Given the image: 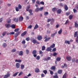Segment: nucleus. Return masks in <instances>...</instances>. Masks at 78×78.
I'll use <instances>...</instances> for the list:
<instances>
[{
    "mask_svg": "<svg viewBox=\"0 0 78 78\" xmlns=\"http://www.w3.org/2000/svg\"><path fill=\"white\" fill-rule=\"evenodd\" d=\"M54 20H55L53 18L49 19V22H51V25H53V24Z\"/></svg>",
    "mask_w": 78,
    "mask_h": 78,
    "instance_id": "obj_1",
    "label": "nucleus"
},
{
    "mask_svg": "<svg viewBox=\"0 0 78 78\" xmlns=\"http://www.w3.org/2000/svg\"><path fill=\"white\" fill-rule=\"evenodd\" d=\"M48 37V36L47 35H45L44 37V39H46L44 40V42H47L49 40V37Z\"/></svg>",
    "mask_w": 78,
    "mask_h": 78,
    "instance_id": "obj_2",
    "label": "nucleus"
},
{
    "mask_svg": "<svg viewBox=\"0 0 78 78\" xmlns=\"http://www.w3.org/2000/svg\"><path fill=\"white\" fill-rule=\"evenodd\" d=\"M8 77H10V74L7 73L6 75H5L3 78H7Z\"/></svg>",
    "mask_w": 78,
    "mask_h": 78,
    "instance_id": "obj_3",
    "label": "nucleus"
},
{
    "mask_svg": "<svg viewBox=\"0 0 78 78\" xmlns=\"http://www.w3.org/2000/svg\"><path fill=\"white\" fill-rule=\"evenodd\" d=\"M32 42L34 44H40L39 42L37 41H36V40L35 39L33 40Z\"/></svg>",
    "mask_w": 78,
    "mask_h": 78,
    "instance_id": "obj_4",
    "label": "nucleus"
},
{
    "mask_svg": "<svg viewBox=\"0 0 78 78\" xmlns=\"http://www.w3.org/2000/svg\"><path fill=\"white\" fill-rule=\"evenodd\" d=\"M37 39L38 41H41L42 39V36L41 35H38L37 37Z\"/></svg>",
    "mask_w": 78,
    "mask_h": 78,
    "instance_id": "obj_5",
    "label": "nucleus"
},
{
    "mask_svg": "<svg viewBox=\"0 0 78 78\" xmlns=\"http://www.w3.org/2000/svg\"><path fill=\"white\" fill-rule=\"evenodd\" d=\"M19 21L20 22H22L23 21V16H21L19 17Z\"/></svg>",
    "mask_w": 78,
    "mask_h": 78,
    "instance_id": "obj_6",
    "label": "nucleus"
},
{
    "mask_svg": "<svg viewBox=\"0 0 78 78\" xmlns=\"http://www.w3.org/2000/svg\"><path fill=\"white\" fill-rule=\"evenodd\" d=\"M75 27L76 28H78V23H77V21L74 23Z\"/></svg>",
    "mask_w": 78,
    "mask_h": 78,
    "instance_id": "obj_7",
    "label": "nucleus"
},
{
    "mask_svg": "<svg viewBox=\"0 0 78 78\" xmlns=\"http://www.w3.org/2000/svg\"><path fill=\"white\" fill-rule=\"evenodd\" d=\"M20 34V32H17L15 35L14 37H17Z\"/></svg>",
    "mask_w": 78,
    "mask_h": 78,
    "instance_id": "obj_8",
    "label": "nucleus"
},
{
    "mask_svg": "<svg viewBox=\"0 0 78 78\" xmlns=\"http://www.w3.org/2000/svg\"><path fill=\"white\" fill-rule=\"evenodd\" d=\"M29 13H30V16H32L33 14V10L31 9H30L29 11Z\"/></svg>",
    "mask_w": 78,
    "mask_h": 78,
    "instance_id": "obj_9",
    "label": "nucleus"
},
{
    "mask_svg": "<svg viewBox=\"0 0 78 78\" xmlns=\"http://www.w3.org/2000/svg\"><path fill=\"white\" fill-rule=\"evenodd\" d=\"M13 21L15 22H18V18H14L12 19Z\"/></svg>",
    "mask_w": 78,
    "mask_h": 78,
    "instance_id": "obj_10",
    "label": "nucleus"
},
{
    "mask_svg": "<svg viewBox=\"0 0 78 78\" xmlns=\"http://www.w3.org/2000/svg\"><path fill=\"white\" fill-rule=\"evenodd\" d=\"M26 34H27V31H25L21 34V36L22 37H23Z\"/></svg>",
    "mask_w": 78,
    "mask_h": 78,
    "instance_id": "obj_11",
    "label": "nucleus"
},
{
    "mask_svg": "<svg viewBox=\"0 0 78 78\" xmlns=\"http://www.w3.org/2000/svg\"><path fill=\"white\" fill-rule=\"evenodd\" d=\"M66 59L69 61H70L72 59V58L71 57H66Z\"/></svg>",
    "mask_w": 78,
    "mask_h": 78,
    "instance_id": "obj_12",
    "label": "nucleus"
},
{
    "mask_svg": "<svg viewBox=\"0 0 78 78\" xmlns=\"http://www.w3.org/2000/svg\"><path fill=\"white\" fill-rule=\"evenodd\" d=\"M35 72L36 73H38L39 72V69L38 68H36L35 69Z\"/></svg>",
    "mask_w": 78,
    "mask_h": 78,
    "instance_id": "obj_13",
    "label": "nucleus"
},
{
    "mask_svg": "<svg viewBox=\"0 0 78 78\" xmlns=\"http://www.w3.org/2000/svg\"><path fill=\"white\" fill-rule=\"evenodd\" d=\"M64 9L65 10H66V11H67V10H68L69 8H68V7L67 6V5H65Z\"/></svg>",
    "mask_w": 78,
    "mask_h": 78,
    "instance_id": "obj_14",
    "label": "nucleus"
},
{
    "mask_svg": "<svg viewBox=\"0 0 78 78\" xmlns=\"http://www.w3.org/2000/svg\"><path fill=\"white\" fill-rule=\"evenodd\" d=\"M20 68L21 70L25 68V66L23 64H21L20 65Z\"/></svg>",
    "mask_w": 78,
    "mask_h": 78,
    "instance_id": "obj_15",
    "label": "nucleus"
},
{
    "mask_svg": "<svg viewBox=\"0 0 78 78\" xmlns=\"http://www.w3.org/2000/svg\"><path fill=\"white\" fill-rule=\"evenodd\" d=\"M15 34V33L14 32H12L9 33H7V35H8V34H10V35H12L13 34Z\"/></svg>",
    "mask_w": 78,
    "mask_h": 78,
    "instance_id": "obj_16",
    "label": "nucleus"
},
{
    "mask_svg": "<svg viewBox=\"0 0 78 78\" xmlns=\"http://www.w3.org/2000/svg\"><path fill=\"white\" fill-rule=\"evenodd\" d=\"M16 68H17V69H19L20 67V64L19 63H16Z\"/></svg>",
    "mask_w": 78,
    "mask_h": 78,
    "instance_id": "obj_17",
    "label": "nucleus"
},
{
    "mask_svg": "<svg viewBox=\"0 0 78 78\" xmlns=\"http://www.w3.org/2000/svg\"><path fill=\"white\" fill-rule=\"evenodd\" d=\"M77 35H78V32L76 31L75 32L74 34V37H76L77 36Z\"/></svg>",
    "mask_w": 78,
    "mask_h": 78,
    "instance_id": "obj_18",
    "label": "nucleus"
},
{
    "mask_svg": "<svg viewBox=\"0 0 78 78\" xmlns=\"http://www.w3.org/2000/svg\"><path fill=\"white\" fill-rule=\"evenodd\" d=\"M52 11L53 12H56L57 11V9L55 7L53 8L52 9Z\"/></svg>",
    "mask_w": 78,
    "mask_h": 78,
    "instance_id": "obj_19",
    "label": "nucleus"
},
{
    "mask_svg": "<svg viewBox=\"0 0 78 78\" xmlns=\"http://www.w3.org/2000/svg\"><path fill=\"white\" fill-rule=\"evenodd\" d=\"M11 25L9 24H5V26L6 27V28H9L10 27V26Z\"/></svg>",
    "mask_w": 78,
    "mask_h": 78,
    "instance_id": "obj_20",
    "label": "nucleus"
},
{
    "mask_svg": "<svg viewBox=\"0 0 78 78\" xmlns=\"http://www.w3.org/2000/svg\"><path fill=\"white\" fill-rule=\"evenodd\" d=\"M64 67H67V65L64 64L63 65H62V68H64Z\"/></svg>",
    "mask_w": 78,
    "mask_h": 78,
    "instance_id": "obj_21",
    "label": "nucleus"
},
{
    "mask_svg": "<svg viewBox=\"0 0 78 78\" xmlns=\"http://www.w3.org/2000/svg\"><path fill=\"white\" fill-rule=\"evenodd\" d=\"M19 55L20 56H22V55H23V51H20L19 53Z\"/></svg>",
    "mask_w": 78,
    "mask_h": 78,
    "instance_id": "obj_22",
    "label": "nucleus"
},
{
    "mask_svg": "<svg viewBox=\"0 0 78 78\" xmlns=\"http://www.w3.org/2000/svg\"><path fill=\"white\" fill-rule=\"evenodd\" d=\"M58 72V74H61L62 73V70H59Z\"/></svg>",
    "mask_w": 78,
    "mask_h": 78,
    "instance_id": "obj_23",
    "label": "nucleus"
},
{
    "mask_svg": "<svg viewBox=\"0 0 78 78\" xmlns=\"http://www.w3.org/2000/svg\"><path fill=\"white\" fill-rule=\"evenodd\" d=\"M58 33L59 34H61L62 33V29H60V30H59Z\"/></svg>",
    "mask_w": 78,
    "mask_h": 78,
    "instance_id": "obj_24",
    "label": "nucleus"
},
{
    "mask_svg": "<svg viewBox=\"0 0 78 78\" xmlns=\"http://www.w3.org/2000/svg\"><path fill=\"white\" fill-rule=\"evenodd\" d=\"M61 9H59L57 11V12L58 14H61Z\"/></svg>",
    "mask_w": 78,
    "mask_h": 78,
    "instance_id": "obj_25",
    "label": "nucleus"
},
{
    "mask_svg": "<svg viewBox=\"0 0 78 78\" xmlns=\"http://www.w3.org/2000/svg\"><path fill=\"white\" fill-rule=\"evenodd\" d=\"M37 53V51H36V50H34L32 51V54H36Z\"/></svg>",
    "mask_w": 78,
    "mask_h": 78,
    "instance_id": "obj_26",
    "label": "nucleus"
},
{
    "mask_svg": "<svg viewBox=\"0 0 78 78\" xmlns=\"http://www.w3.org/2000/svg\"><path fill=\"white\" fill-rule=\"evenodd\" d=\"M65 44H70V41H68L66 40L65 41Z\"/></svg>",
    "mask_w": 78,
    "mask_h": 78,
    "instance_id": "obj_27",
    "label": "nucleus"
},
{
    "mask_svg": "<svg viewBox=\"0 0 78 78\" xmlns=\"http://www.w3.org/2000/svg\"><path fill=\"white\" fill-rule=\"evenodd\" d=\"M55 47V44H53L52 45H51L50 46V47L51 48H54Z\"/></svg>",
    "mask_w": 78,
    "mask_h": 78,
    "instance_id": "obj_28",
    "label": "nucleus"
},
{
    "mask_svg": "<svg viewBox=\"0 0 78 78\" xmlns=\"http://www.w3.org/2000/svg\"><path fill=\"white\" fill-rule=\"evenodd\" d=\"M37 28H39V26L37 25V24H36L35 26L34 29H36Z\"/></svg>",
    "mask_w": 78,
    "mask_h": 78,
    "instance_id": "obj_29",
    "label": "nucleus"
},
{
    "mask_svg": "<svg viewBox=\"0 0 78 78\" xmlns=\"http://www.w3.org/2000/svg\"><path fill=\"white\" fill-rule=\"evenodd\" d=\"M41 50H42V51H44V50H45V46H42Z\"/></svg>",
    "mask_w": 78,
    "mask_h": 78,
    "instance_id": "obj_30",
    "label": "nucleus"
},
{
    "mask_svg": "<svg viewBox=\"0 0 78 78\" xmlns=\"http://www.w3.org/2000/svg\"><path fill=\"white\" fill-rule=\"evenodd\" d=\"M57 61H61V58L60 57H57L56 59Z\"/></svg>",
    "mask_w": 78,
    "mask_h": 78,
    "instance_id": "obj_31",
    "label": "nucleus"
},
{
    "mask_svg": "<svg viewBox=\"0 0 78 78\" xmlns=\"http://www.w3.org/2000/svg\"><path fill=\"white\" fill-rule=\"evenodd\" d=\"M11 27L12 28H16V26L14 24H12L11 26Z\"/></svg>",
    "mask_w": 78,
    "mask_h": 78,
    "instance_id": "obj_32",
    "label": "nucleus"
},
{
    "mask_svg": "<svg viewBox=\"0 0 78 78\" xmlns=\"http://www.w3.org/2000/svg\"><path fill=\"white\" fill-rule=\"evenodd\" d=\"M21 61L22 60H17V59H16L15 60V62H21Z\"/></svg>",
    "mask_w": 78,
    "mask_h": 78,
    "instance_id": "obj_33",
    "label": "nucleus"
},
{
    "mask_svg": "<svg viewBox=\"0 0 78 78\" xmlns=\"http://www.w3.org/2000/svg\"><path fill=\"white\" fill-rule=\"evenodd\" d=\"M67 76V73H65L64 75L62 77V78H66V76Z\"/></svg>",
    "mask_w": 78,
    "mask_h": 78,
    "instance_id": "obj_34",
    "label": "nucleus"
},
{
    "mask_svg": "<svg viewBox=\"0 0 78 78\" xmlns=\"http://www.w3.org/2000/svg\"><path fill=\"white\" fill-rule=\"evenodd\" d=\"M49 59V57H48L47 58H44V61H48Z\"/></svg>",
    "mask_w": 78,
    "mask_h": 78,
    "instance_id": "obj_35",
    "label": "nucleus"
},
{
    "mask_svg": "<svg viewBox=\"0 0 78 78\" xmlns=\"http://www.w3.org/2000/svg\"><path fill=\"white\" fill-rule=\"evenodd\" d=\"M19 28H17L15 29L14 30V32H17V31H19Z\"/></svg>",
    "mask_w": 78,
    "mask_h": 78,
    "instance_id": "obj_36",
    "label": "nucleus"
},
{
    "mask_svg": "<svg viewBox=\"0 0 78 78\" xmlns=\"http://www.w3.org/2000/svg\"><path fill=\"white\" fill-rule=\"evenodd\" d=\"M2 46L3 47H5L7 46V45L6 43H4L3 44Z\"/></svg>",
    "mask_w": 78,
    "mask_h": 78,
    "instance_id": "obj_37",
    "label": "nucleus"
},
{
    "mask_svg": "<svg viewBox=\"0 0 78 78\" xmlns=\"http://www.w3.org/2000/svg\"><path fill=\"white\" fill-rule=\"evenodd\" d=\"M18 8L19 9H22V5H21L20 4H19Z\"/></svg>",
    "mask_w": 78,
    "mask_h": 78,
    "instance_id": "obj_38",
    "label": "nucleus"
},
{
    "mask_svg": "<svg viewBox=\"0 0 78 78\" xmlns=\"http://www.w3.org/2000/svg\"><path fill=\"white\" fill-rule=\"evenodd\" d=\"M73 18V16L72 15H70L69 16V19L71 20V19H72Z\"/></svg>",
    "mask_w": 78,
    "mask_h": 78,
    "instance_id": "obj_39",
    "label": "nucleus"
},
{
    "mask_svg": "<svg viewBox=\"0 0 78 78\" xmlns=\"http://www.w3.org/2000/svg\"><path fill=\"white\" fill-rule=\"evenodd\" d=\"M26 53L27 54H29V53H30V51H29V50L27 49L26 51Z\"/></svg>",
    "mask_w": 78,
    "mask_h": 78,
    "instance_id": "obj_40",
    "label": "nucleus"
},
{
    "mask_svg": "<svg viewBox=\"0 0 78 78\" xmlns=\"http://www.w3.org/2000/svg\"><path fill=\"white\" fill-rule=\"evenodd\" d=\"M55 68H56V67H55V66H53L51 68V70H55Z\"/></svg>",
    "mask_w": 78,
    "mask_h": 78,
    "instance_id": "obj_41",
    "label": "nucleus"
},
{
    "mask_svg": "<svg viewBox=\"0 0 78 78\" xmlns=\"http://www.w3.org/2000/svg\"><path fill=\"white\" fill-rule=\"evenodd\" d=\"M40 56L38 55L36 57V59H37V60H39L40 59Z\"/></svg>",
    "mask_w": 78,
    "mask_h": 78,
    "instance_id": "obj_42",
    "label": "nucleus"
},
{
    "mask_svg": "<svg viewBox=\"0 0 78 78\" xmlns=\"http://www.w3.org/2000/svg\"><path fill=\"white\" fill-rule=\"evenodd\" d=\"M55 33L52 34L51 35V37H55Z\"/></svg>",
    "mask_w": 78,
    "mask_h": 78,
    "instance_id": "obj_43",
    "label": "nucleus"
},
{
    "mask_svg": "<svg viewBox=\"0 0 78 78\" xmlns=\"http://www.w3.org/2000/svg\"><path fill=\"white\" fill-rule=\"evenodd\" d=\"M11 20L10 19H9L7 21V23H11Z\"/></svg>",
    "mask_w": 78,
    "mask_h": 78,
    "instance_id": "obj_44",
    "label": "nucleus"
},
{
    "mask_svg": "<svg viewBox=\"0 0 78 78\" xmlns=\"http://www.w3.org/2000/svg\"><path fill=\"white\" fill-rule=\"evenodd\" d=\"M43 72L45 74V75H46L47 73V70H44L43 71Z\"/></svg>",
    "mask_w": 78,
    "mask_h": 78,
    "instance_id": "obj_45",
    "label": "nucleus"
},
{
    "mask_svg": "<svg viewBox=\"0 0 78 78\" xmlns=\"http://www.w3.org/2000/svg\"><path fill=\"white\" fill-rule=\"evenodd\" d=\"M25 40H26V41H29L30 40V37H27L26 38Z\"/></svg>",
    "mask_w": 78,
    "mask_h": 78,
    "instance_id": "obj_46",
    "label": "nucleus"
},
{
    "mask_svg": "<svg viewBox=\"0 0 78 78\" xmlns=\"http://www.w3.org/2000/svg\"><path fill=\"white\" fill-rule=\"evenodd\" d=\"M43 9L44 8H43V7H41L40 8H39L40 11H42Z\"/></svg>",
    "mask_w": 78,
    "mask_h": 78,
    "instance_id": "obj_47",
    "label": "nucleus"
},
{
    "mask_svg": "<svg viewBox=\"0 0 78 78\" xmlns=\"http://www.w3.org/2000/svg\"><path fill=\"white\" fill-rule=\"evenodd\" d=\"M39 11V8H37L35 9V11L36 12H38Z\"/></svg>",
    "mask_w": 78,
    "mask_h": 78,
    "instance_id": "obj_48",
    "label": "nucleus"
},
{
    "mask_svg": "<svg viewBox=\"0 0 78 78\" xmlns=\"http://www.w3.org/2000/svg\"><path fill=\"white\" fill-rule=\"evenodd\" d=\"M56 48H54L53 49L52 51H53V52H55V51H56Z\"/></svg>",
    "mask_w": 78,
    "mask_h": 78,
    "instance_id": "obj_49",
    "label": "nucleus"
},
{
    "mask_svg": "<svg viewBox=\"0 0 78 78\" xmlns=\"http://www.w3.org/2000/svg\"><path fill=\"white\" fill-rule=\"evenodd\" d=\"M48 14V12H45L44 13V16H47Z\"/></svg>",
    "mask_w": 78,
    "mask_h": 78,
    "instance_id": "obj_50",
    "label": "nucleus"
},
{
    "mask_svg": "<svg viewBox=\"0 0 78 78\" xmlns=\"http://www.w3.org/2000/svg\"><path fill=\"white\" fill-rule=\"evenodd\" d=\"M16 11L18 12L19 11V9L17 7H16Z\"/></svg>",
    "mask_w": 78,
    "mask_h": 78,
    "instance_id": "obj_51",
    "label": "nucleus"
},
{
    "mask_svg": "<svg viewBox=\"0 0 78 78\" xmlns=\"http://www.w3.org/2000/svg\"><path fill=\"white\" fill-rule=\"evenodd\" d=\"M73 11L74 12V13H76V12H77V10L75 9H73Z\"/></svg>",
    "mask_w": 78,
    "mask_h": 78,
    "instance_id": "obj_52",
    "label": "nucleus"
},
{
    "mask_svg": "<svg viewBox=\"0 0 78 78\" xmlns=\"http://www.w3.org/2000/svg\"><path fill=\"white\" fill-rule=\"evenodd\" d=\"M49 71L50 72L51 75H53V72L52 71L49 70Z\"/></svg>",
    "mask_w": 78,
    "mask_h": 78,
    "instance_id": "obj_53",
    "label": "nucleus"
},
{
    "mask_svg": "<svg viewBox=\"0 0 78 78\" xmlns=\"http://www.w3.org/2000/svg\"><path fill=\"white\" fill-rule=\"evenodd\" d=\"M32 26L31 25H30L29 27H27V29H28L29 28H30V29H31V28H32Z\"/></svg>",
    "mask_w": 78,
    "mask_h": 78,
    "instance_id": "obj_54",
    "label": "nucleus"
},
{
    "mask_svg": "<svg viewBox=\"0 0 78 78\" xmlns=\"http://www.w3.org/2000/svg\"><path fill=\"white\" fill-rule=\"evenodd\" d=\"M58 55V54H57V53H56V52H54L53 54V56H56V55Z\"/></svg>",
    "mask_w": 78,
    "mask_h": 78,
    "instance_id": "obj_55",
    "label": "nucleus"
},
{
    "mask_svg": "<svg viewBox=\"0 0 78 78\" xmlns=\"http://www.w3.org/2000/svg\"><path fill=\"white\" fill-rule=\"evenodd\" d=\"M17 74H18V72L16 73L13 75V76H16Z\"/></svg>",
    "mask_w": 78,
    "mask_h": 78,
    "instance_id": "obj_56",
    "label": "nucleus"
},
{
    "mask_svg": "<svg viewBox=\"0 0 78 78\" xmlns=\"http://www.w3.org/2000/svg\"><path fill=\"white\" fill-rule=\"evenodd\" d=\"M76 41L77 43H78V36L77 37L76 39Z\"/></svg>",
    "mask_w": 78,
    "mask_h": 78,
    "instance_id": "obj_57",
    "label": "nucleus"
},
{
    "mask_svg": "<svg viewBox=\"0 0 78 78\" xmlns=\"http://www.w3.org/2000/svg\"><path fill=\"white\" fill-rule=\"evenodd\" d=\"M40 4H41V5H44V2L41 1L40 2Z\"/></svg>",
    "mask_w": 78,
    "mask_h": 78,
    "instance_id": "obj_58",
    "label": "nucleus"
},
{
    "mask_svg": "<svg viewBox=\"0 0 78 78\" xmlns=\"http://www.w3.org/2000/svg\"><path fill=\"white\" fill-rule=\"evenodd\" d=\"M54 78H58V75H55L53 76Z\"/></svg>",
    "mask_w": 78,
    "mask_h": 78,
    "instance_id": "obj_59",
    "label": "nucleus"
},
{
    "mask_svg": "<svg viewBox=\"0 0 78 78\" xmlns=\"http://www.w3.org/2000/svg\"><path fill=\"white\" fill-rule=\"evenodd\" d=\"M59 24H57L55 27L56 28H58V27H59Z\"/></svg>",
    "mask_w": 78,
    "mask_h": 78,
    "instance_id": "obj_60",
    "label": "nucleus"
},
{
    "mask_svg": "<svg viewBox=\"0 0 78 78\" xmlns=\"http://www.w3.org/2000/svg\"><path fill=\"white\" fill-rule=\"evenodd\" d=\"M39 52V54H43V51H42L41 50Z\"/></svg>",
    "mask_w": 78,
    "mask_h": 78,
    "instance_id": "obj_61",
    "label": "nucleus"
},
{
    "mask_svg": "<svg viewBox=\"0 0 78 78\" xmlns=\"http://www.w3.org/2000/svg\"><path fill=\"white\" fill-rule=\"evenodd\" d=\"M6 32L5 31L3 33H2V36H4L5 34H6Z\"/></svg>",
    "mask_w": 78,
    "mask_h": 78,
    "instance_id": "obj_62",
    "label": "nucleus"
},
{
    "mask_svg": "<svg viewBox=\"0 0 78 78\" xmlns=\"http://www.w3.org/2000/svg\"><path fill=\"white\" fill-rule=\"evenodd\" d=\"M16 51V49H13L12 51V52H15Z\"/></svg>",
    "mask_w": 78,
    "mask_h": 78,
    "instance_id": "obj_63",
    "label": "nucleus"
},
{
    "mask_svg": "<svg viewBox=\"0 0 78 78\" xmlns=\"http://www.w3.org/2000/svg\"><path fill=\"white\" fill-rule=\"evenodd\" d=\"M25 40H24L22 41V44H25Z\"/></svg>",
    "mask_w": 78,
    "mask_h": 78,
    "instance_id": "obj_64",
    "label": "nucleus"
}]
</instances>
